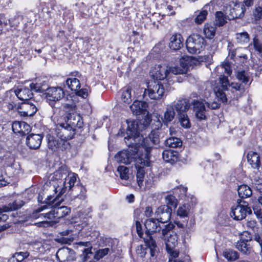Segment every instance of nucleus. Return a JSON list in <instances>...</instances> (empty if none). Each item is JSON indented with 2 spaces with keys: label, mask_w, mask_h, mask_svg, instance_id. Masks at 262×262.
Returning <instances> with one entry per match:
<instances>
[{
  "label": "nucleus",
  "mask_w": 262,
  "mask_h": 262,
  "mask_svg": "<svg viewBox=\"0 0 262 262\" xmlns=\"http://www.w3.org/2000/svg\"><path fill=\"white\" fill-rule=\"evenodd\" d=\"M230 83L228 78L224 75H221L219 77V83L216 86L220 88L222 90L228 91Z\"/></svg>",
  "instance_id": "41"
},
{
  "label": "nucleus",
  "mask_w": 262,
  "mask_h": 262,
  "mask_svg": "<svg viewBox=\"0 0 262 262\" xmlns=\"http://www.w3.org/2000/svg\"><path fill=\"white\" fill-rule=\"evenodd\" d=\"M248 163L253 168L258 169L260 166V159L259 155L256 152L250 151L247 155Z\"/></svg>",
  "instance_id": "26"
},
{
  "label": "nucleus",
  "mask_w": 262,
  "mask_h": 262,
  "mask_svg": "<svg viewBox=\"0 0 262 262\" xmlns=\"http://www.w3.org/2000/svg\"><path fill=\"white\" fill-rule=\"evenodd\" d=\"M56 257L59 262H72L75 260V252L67 247L59 249L56 252Z\"/></svg>",
  "instance_id": "16"
},
{
  "label": "nucleus",
  "mask_w": 262,
  "mask_h": 262,
  "mask_svg": "<svg viewBox=\"0 0 262 262\" xmlns=\"http://www.w3.org/2000/svg\"><path fill=\"white\" fill-rule=\"evenodd\" d=\"M66 84L70 89L75 92L79 90L80 88L79 80L75 78H68L66 80Z\"/></svg>",
  "instance_id": "40"
},
{
  "label": "nucleus",
  "mask_w": 262,
  "mask_h": 262,
  "mask_svg": "<svg viewBox=\"0 0 262 262\" xmlns=\"http://www.w3.org/2000/svg\"><path fill=\"white\" fill-rule=\"evenodd\" d=\"M165 90L163 85L159 82H154L144 91V94L148 95L151 99H160L164 96Z\"/></svg>",
  "instance_id": "12"
},
{
  "label": "nucleus",
  "mask_w": 262,
  "mask_h": 262,
  "mask_svg": "<svg viewBox=\"0 0 262 262\" xmlns=\"http://www.w3.org/2000/svg\"><path fill=\"white\" fill-rule=\"evenodd\" d=\"M255 15L257 17H260L262 15V7H257L255 9Z\"/></svg>",
  "instance_id": "63"
},
{
  "label": "nucleus",
  "mask_w": 262,
  "mask_h": 262,
  "mask_svg": "<svg viewBox=\"0 0 262 262\" xmlns=\"http://www.w3.org/2000/svg\"><path fill=\"white\" fill-rule=\"evenodd\" d=\"M75 103L73 101L63 104L64 111L68 113L69 115L74 113L75 111Z\"/></svg>",
  "instance_id": "50"
},
{
  "label": "nucleus",
  "mask_w": 262,
  "mask_h": 262,
  "mask_svg": "<svg viewBox=\"0 0 262 262\" xmlns=\"http://www.w3.org/2000/svg\"><path fill=\"white\" fill-rule=\"evenodd\" d=\"M12 128L14 133H19L21 135L28 134L31 129L29 124L25 122L15 121L12 124Z\"/></svg>",
  "instance_id": "22"
},
{
  "label": "nucleus",
  "mask_w": 262,
  "mask_h": 262,
  "mask_svg": "<svg viewBox=\"0 0 262 262\" xmlns=\"http://www.w3.org/2000/svg\"><path fill=\"white\" fill-rule=\"evenodd\" d=\"M220 68L224 70V72L227 74L230 75L232 73V70L230 67V64L228 62H223L220 66Z\"/></svg>",
  "instance_id": "56"
},
{
  "label": "nucleus",
  "mask_w": 262,
  "mask_h": 262,
  "mask_svg": "<svg viewBox=\"0 0 262 262\" xmlns=\"http://www.w3.org/2000/svg\"><path fill=\"white\" fill-rule=\"evenodd\" d=\"M199 60L192 56L184 55L180 59V66L173 64L176 70H181L183 71L182 73H178V75L184 74L187 72L188 69L190 67L196 64Z\"/></svg>",
  "instance_id": "14"
},
{
  "label": "nucleus",
  "mask_w": 262,
  "mask_h": 262,
  "mask_svg": "<svg viewBox=\"0 0 262 262\" xmlns=\"http://www.w3.org/2000/svg\"><path fill=\"white\" fill-rule=\"evenodd\" d=\"M79 245L84 246L85 247H90V248H87L84 249V251L86 254L89 253H91V249L92 247V244L90 242H80L79 243Z\"/></svg>",
  "instance_id": "59"
},
{
  "label": "nucleus",
  "mask_w": 262,
  "mask_h": 262,
  "mask_svg": "<svg viewBox=\"0 0 262 262\" xmlns=\"http://www.w3.org/2000/svg\"><path fill=\"white\" fill-rule=\"evenodd\" d=\"M235 76L244 84L250 83L252 80L251 74L248 70L239 69L236 72Z\"/></svg>",
  "instance_id": "28"
},
{
  "label": "nucleus",
  "mask_w": 262,
  "mask_h": 262,
  "mask_svg": "<svg viewBox=\"0 0 262 262\" xmlns=\"http://www.w3.org/2000/svg\"><path fill=\"white\" fill-rule=\"evenodd\" d=\"M24 202L21 200H16L8 206H4L0 208V213L12 211L21 208L24 205Z\"/></svg>",
  "instance_id": "32"
},
{
  "label": "nucleus",
  "mask_w": 262,
  "mask_h": 262,
  "mask_svg": "<svg viewBox=\"0 0 262 262\" xmlns=\"http://www.w3.org/2000/svg\"><path fill=\"white\" fill-rule=\"evenodd\" d=\"M15 93L19 99L24 102H29L33 96L31 89L26 87L17 89L15 90Z\"/></svg>",
  "instance_id": "25"
},
{
  "label": "nucleus",
  "mask_w": 262,
  "mask_h": 262,
  "mask_svg": "<svg viewBox=\"0 0 262 262\" xmlns=\"http://www.w3.org/2000/svg\"><path fill=\"white\" fill-rule=\"evenodd\" d=\"M60 196L57 194V196L53 199H52V196H48L45 200L47 204L37 208L33 213V216L36 217V213H39L48 208H52V212L49 213V215L52 214V218L56 217L58 219L68 215L71 212V209L65 206H59L60 204L63 201L62 199H60Z\"/></svg>",
  "instance_id": "3"
},
{
  "label": "nucleus",
  "mask_w": 262,
  "mask_h": 262,
  "mask_svg": "<svg viewBox=\"0 0 262 262\" xmlns=\"http://www.w3.org/2000/svg\"><path fill=\"white\" fill-rule=\"evenodd\" d=\"M216 26H222L227 23V17L221 11H217L215 13Z\"/></svg>",
  "instance_id": "46"
},
{
  "label": "nucleus",
  "mask_w": 262,
  "mask_h": 262,
  "mask_svg": "<svg viewBox=\"0 0 262 262\" xmlns=\"http://www.w3.org/2000/svg\"><path fill=\"white\" fill-rule=\"evenodd\" d=\"M136 230L138 235L141 237L143 234L142 229V226L140 222L137 221L136 223Z\"/></svg>",
  "instance_id": "60"
},
{
  "label": "nucleus",
  "mask_w": 262,
  "mask_h": 262,
  "mask_svg": "<svg viewBox=\"0 0 262 262\" xmlns=\"http://www.w3.org/2000/svg\"><path fill=\"white\" fill-rule=\"evenodd\" d=\"M150 165L149 156H144V157H140L135 161V167L136 169V180L138 185L141 188L145 182L146 187H149L152 182L151 179H146L145 178V173L147 172L148 167Z\"/></svg>",
  "instance_id": "4"
},
{
  "label": "nucleus",
  "mask_w": 262,
  "mask_h": 262,
  "mask_svg": "<svg viewBox=\"0 0 262 262\" xmlns=\"http://www.w3.org/2000/svg\"><path fill=\"white\" fill-rule=\"evenodd\" d=\"M178 256H174L171 254H169V258L168 262H184V261L181 259H176Z\"/></svg>",
  "instance_id": "62"
},
{
  "label": "nucleus",
  "mask_w": 262,
  "mask_h": 262,
  "mask_svg": "<svg viewBox=\"0 0 262 262\" xmlns=\"http://www.w3.org/2000/svg\"><path fill=\"white\" fill-rule=\"evenodd\" d=\"M208 12L206 10L201 11L198 14H196L194 21L197 24H202L206 18Z\"/></svg>",
  "instance_id": "52"
},
{
  "label": "nucleus",
  "mask_w": 262,
  "mask_h": 262,
  "mask_svg": "<svg viewBox=\"0 0 262 262\" xmlns=\"http://www.w3.org/2000/svg\"><path fill=\"white\" fill-rule=\"evenodd\" d=\"M127 127L126 136L124 137L125 142L128 145V149L119 152L115 157L118 162L129 164L140 157H144V155L141 150V147L137 143L139 137L135 122L132 120H127Z\"/></svg>",
  "instance_id": "1"
},
{
  "label": "nucleus",
  "mask_w": 262,
  "mask_h": 262,
  "mask_svg": "<svg viewBox=\"0 0 262 262\" xmlns=\"http://www.w3.org/2000/svg\"><path fill=\"white\" fill-rule=\"evenodd\" d=\"M43 136L40 134H31L26 138V144L30 149H38L41 145Z\"/></svg>",
  "instance_id": "21"
},
{
  "label": "nucleus",
  "mask_w": 262,
  "mask_h": 262,
  "mask_svg": "<svg viewBox=\"0 0 262 262\" xmlns=\"http://www.w3.org/2000/svg\"><path fill=\"white\" fill-rule=\"evenodd\" d=\"M224 91V90H222L220 88H218V86H215L214 88V91L216 97L222 102L227 101V98Z\"/></svg>",
  "instance_id": "48"
},
{
  "label": "nucleus",
  "mask_w": 262,
  "mask_h": 262,
  "mask_svg": "<svg viewBox=\"0 0 262 262\" xmlns=\"http://www.w3.org/2000/svg\"><path fill=\"white\" fill-rule=\"evenodd\" d=\"M48 87V84L45 81L39 83H32L30 84L31 90L36 92L42 93L45 91H47Z\"/></svg>",
  "instance_id": "36"
},
{
  "label": "nucleus",
  "mask_w": 262,
  "mask_h": 262,
  "mask_svg": "<svg viewBox=\"0 0 262 262\" xmlns=\"http://www.w3.org/2000/svg\"><path fill=\"white\" fill-rule=\"evenodd\" d=\"M175 116V112L172 105L169 104L167 105L166 110L164 114L163 117L162 118L163 122L164 123L171 122Z\"/></svg>",
  "instance_id": "34"
},
{
  "label": "nucleus",
  "mask_w": 262,
  "mask_h": 262,
  "mask_svg": "<svg viewBox=\"0 0 262 262\" xmlns=\"http://www.w3.org/2000/svg\"><path fill=\"white\" fill-rule=\"evenodd\" d=\"M171 214V209L169 206L162 205L159 207L156 212L155 215L162 224L169 221Z\"/></svg>",
  "instance_id": "18"
},
{
  "label": "nucleus",
  "mask_w": 262,
  "mask_h": 262,
  "mask_svg": "<svg viewBox=\"0 0 262 262\" xmlns=\"http://www.w3.org/2000/svg\"><path fill=\"white\" fill-rule=\"evenodd\" d=\"M132 86H128L123 91L121 95V100L124 103L129 104L132 101Z\"/></svg>",
  "instance_id": "39"
},
{
  "label": "nucleus",
  "mask_w": 262,
  "mask_h": 262,
  "mask_svg": "<svg viewBox=\"0 0 262 262\" xmlns=\"http://www.w3.org/2000/svg\"><path fill=\"white\" fill-rule=\"evenodd\" d=\"M161 222L158 219H149L144 222V226L146 229V234L157 233L160 232L162 227L160 225Z\"/></svg>",
  "instance_id": "19"
},
{
  "label": "nucleus",
  "mask_w": 262,
  "mask_h": 262,
  "mask_svg": "<svg viewBox=\"0 0 262 262\" xmlns=\"http://www.w3.org/2000/svg\"><path fill=\"white\" fill-rule=\"evenodd\" d=\"M251 210L247 202L237 200V204L232 207L231 216L235 220L240 221L245 219L248 213H251Z\"/></svg>",
  "instance_id": "10"
},
{
  "label": "nucleus",
  "mask_w": 262,
  "mask_h": 262,
  "mask_svg": "<svg viewBox=\"0 0 262 262\" xmlns=\"http://www.w3.org/2000/svg\"><path fill=\"white\" fill-rule=\"evenodd\" d=\"M32 100H30L29 102H24L20 108H23L25 111H21L20 113L24 116H32L34 115L37 111V107L35 104L32 102Z\"/></svg>",
  "instance_id": "23"
},
{
  "label": "nucleus",
  "mask_w": 262,
  "mask_h": 262,
  "mask_svg": "<svg viewBox=\"0 0 262 262\" xmlns=\"http://www.w3.org/2000/svg\"><path fill=\"white\" fill-rule=\"evenodd\" d=\"M165 203H166V206H171L173 208H176L178 205V201L176 197L172 195H168L165 198Z\"/></svg>",
  "instance_id": "51"
},
{
  "label": "nucleus",
  "mask_w": 262,
  "mask_h": 262,
  "mask_svg": "<svg viewBox=\"0 0 262 262\" xmlns=\"http://www.w3.org/2000/svg\"><path fill=\"white\" fill-rule=\"evenodd\" d=\"M216 31V25L214 23L206 24L204 27V33L207 38L212 39L214 37Z\"/></svg>",
  "instance_id": "33"
},
{
  "label": "nucleus",
  "mask_w": 262,
  "mask_h": 262,
  "mask_svg": "<svg viewBox=\"0 0 262 262\" xmlns=\"http://www.w3.org/2000/svg\"><path fill=\"white\" fill-rule=\"evenodd\" d=\"M192 104L195 116L199 120H203L206 119L207 110L206 106L208 108L213 110L219 108L220 106V104L216 102L208 103L205 101L194 100Z\"/></svg>",
  "instance_id": "8"
},
{
  "label": "nucleus",
  "mask_w": 262,
  "mask_h": 262,
  "mask_svg": "<svg viewBox=\"0 0 262 262\" xmlns=\"http://www.w3.org/2000/svg\"><path fill=\"white\" fill-rule=\"evenodd\" d=\"M64 95V91L61 87H48L45 93L47 100L52 106L54 102L60 100Z\"/></svg>",
  "instance_id": "13"
},
{
  "label": "nucleus",
  "mask_w": 262,
  "mask_h": 262,
  "mask_svg": "<svg viewBox=\"0 0 262 262\" xmlns=\"http://www.w3.org/2000/svg\"><path fill=\"white\" fill-rule=\"evenodd\" d=\"M110 251V249L108 248H105L97 250L95 254L94 258L96 260H99L100 259L106 255Z\"/></svg>",
  "instance_id": "53"
},
{
  "label": "nucleus",
  "mask_w": 262,
  "mask_h": 262,
  "mask_svg": "<svg viewBox=\"0 0 262 262\" xmlns=\"http://www.w3.org/2000/svg\"><path fill=\"white\" fill-rule=\"evenodd\" d=\"M69 146L68 141H64L57 137L56 138L50 137L48 139V147L52 150L55 151L57 149L63 150L69 148Z\"/></svg>",
  "instance_id": "17"
},
{
  "label": "nucleus",
  "mask_w": 262,
  "mask_h": 262,
  "mask_svg": "<svg viewBox=\"0 0 262 262\" xmlns=\"http://www.w3.org/2000/svg\"><path fill=\"white\" fill-rule=\"evenodd\" d=\"M228 91L236 95V97L240 96L245 91L244 88L242 84L237 82H231L230 83Z\"/></svg>",
  "instance_id": "35"
},
{
  "label": "nucleus",
  "mask_w": 262,
  "mask_h": 262,
  "mask_svg": "<svg viewBox=\"0 0 262 262\" xmlns=\"http://www.w3.org/2000/svg\"><path fill=\"white\" fill-rule=\"evenodd\" d=\"M163 160L171 164L175 163L178 160V152L172 150H165L162 152Z\"/></svg>",
  "instance_id": "31"
},
{
  "label": "nucleus",
  "mask_w": 262,
  "mask_h": 262,
  "mask_svg": "<svg viewBox=\"0 0 262 262\" xmlns=\"http://www.w3.org/2000/svg\"><path fill=\"white\" fill-rule=\"evenodd\" d=\"M174 227V225L172 224L164 225L162 229V236L165 241L167 253L174 256H178L179 253L175 249L178 244V236L176 232L172 231Z\"/></svg>",
  "instance_id": "6"
},
{
  "label": "nucleus",
  "mask_w": 262,
  "mask_h": 262,
  "mask_svg": "<svg viewBox=\"0 0 262 262\" xmlns=\"http://www.w3.org/2000/svg\"><path fill=\"white\" fill-rule=\"evenodd\" d=\"M251 240L250 235L247 232H244L240 240L236 243V248L243 254H249L251 251V248L248 242Z\"/></svg>",
  "instance_id": "15"
},
{
  "label": "nucleus",
  "mask_w": 262,
  "mask_h": 262,
  "mask_svg": "<svg viewBox=\"0 0 262 262\" xmlns=\"http://www.w3.org/2000/svg\"><path fill=\"white\" fill-rule=\"evenodd\" d=\"M75 92L78 96H81L82 98H85L87 96L86 91L84 89L78 90Z\"/></svg>",
  "instance_id": "61"
},
{
  "label": "nucleus",
  "mask_w": 262,
  "mask_h": 262,
  "mask_svg": "<svg viewBox=\"0 0 262 262\" xmlns=\"http://www.w3.org/2000/svg\"><path fill=\"white\" fill-rule=\"evenodd\" d=\"M236 40L238 43L244 45L247 43L250 40V37L246 32L236 34Z\"/></svg>",
  "instance_id": "43"
},
{
  "label": "nucleus",
  "mask_w": 262,
  "mask_h": 262,
  "mask_svg": "<svg viewBox=\"0 0 262 262\" xmlns=\"http://www.w3.org/2000/svg\"><path fill=\"white\" fill-rule=\"evenodd\" d=\"M147 107L148 104L146 102L139 100H135L130 106L133 113L136 115H139L146 112Z\"/></svg>",
  "instance_id": "24"
},
{
  "label": "nucleus",
  "mask_w": 262,
  "mask_h": 262,
  "mask_svg": "<svg viewBox=\"0 0 262 262\" xmlns=\"http://www.w3.org/2000/svg\"><path fill=\"white\" fill-rule=\"evenodd\" d=\"M136 124L137 130L138 131V135L140 137L138 138V141L137 143H139L141 147V150L142 151V149H144L146 153L144 156H149V154L151 150L154 145H157L160 142L159 136L160 132L158 129H153L150 133L149 134L147 137L143 138L142 135H140V125L138 123H136L133 121Z\"/></svg>",
  "instance_id": "5"
},
{
  "label": "nucleus",
  "mask_w": 262,
  "mask_h": 262,
  "mask_svg": "<svg viewBox=\"0 0 262 262\" xmlns=\"http://www.w3.org/2000/svg\"><path fill=\"white\" fill-rule=\"evenodd\" d=\"M245 11L244 5L242 3L236 4L230 10L229 19H234L241 17L243 16Z\"/></svg>",
  "instance_id": "27"
},
{
  "label": "nucleus",
  "mask_w": 262,
  "mask_h": 262,
  "mask_svg": "<svg viewBox=\"0 0 262 262\" xmlns=\"http://www.w3.org/2000/svg\"><path fill=\"white\" fill-rule=\"evenodd\" d=\"M179 121L181 125L185 128H189L191 126V123L187 114H181L178 116Z\"/></svg>",
  "instance_id": "45"
},
{
  "label": "nucleus",
  "mask_w": 262,
  "mask_h": 262,
  "mask_svg": "<svg viewBox=\"0 0 262 262\" xmlns=\"http://www.w3.org/2000/svg\"><path fill=\"white\" fill-rule=\"evenodd\" d=\"M117 171L120 178L122 180H128L129 178V169L125 166H119L117 168Z\"/></svg>",
  "instance_id": "47"
},
{
  "label": "nucleus",
  "mask_w": 262,
  "mask_h": 262,
  "mask_svg": "<svg viewBox=\"0 0 262 262\" xmlns=\"http://www.w3.org/2000/svg\"><path fill=\"white\" fill-rule=\"evenodd\" d=\"M77 180V174L71 172L66 165H62L49 177V182L55 193L62 195L70 190Z\"/></svg>",
  "instance_id": "2"
},
{
  "label": "nucleus",
  "mask_w": 262,
  "mask_h": 262,
  "mask_svg": "<svg viewBox=\"0 0 262 262\" xmlns=\"http://www.w3.org/2000/svg\"><path fill=\"white\" fill-rule=\"evenodd\" d=\"M252 47H253L255 51H257L258 53H260L262 52L261 44L256 37H254L253 39V43H251L249 46L250 51L252 49Z\"/></svg>",
  "instance_id": "49"
},
{
  "label": "nucleus",
  "mask_w": 262,
  "mask_h": 262,
  "mask_svg": "<svg viewBox=\"0 0 262 262\" xmlns=\"http://www.w3.org/2000/svg\"><path fill=\"white\" fill-rule=\"evenodd\" d=\"M246 226L248 229L251 230L254 233H256L258 230V225L257 222L254 220H250L247 222Z\"/></svg>",
  "instance_id": "54"
},
{
  "label": "nucleus",
  "mask_w": 262,
  "mask_h": 262,
  "mask_svg": "<svg viewBox=\"0 0 262 262\" xmlns=\"http://www.w3.org/2000/svg\"><path fill=\"white\" fill-rule=\"evenodd\" d=\"M14 255L15 256H16L18 262H20L29 256V253L27 252H20L15 253Z\"/></svg>",
  "instance_id": "57"
},
{
  "label": "nucleus",
  "mask_w": 262,
  "mask_h": 262,
  "mask_svg": "<svg viewBox=\"0 0 262 262\" xmlns=\"http://www.w3.org/2000/svg\"><path fill=\"white\" fill-rule=\"evenodd\" d=\"M191 209V205L188 203H185L178 208L177 211V214L182 218L187 217L188 216Z\"/></svg>",
  "instance_id": "38"
},
{
  "label": "nucleus",
  "mask_w": 262,
  "mask_h": 262,
  "mask_svg": "<svg viewBox=\"0 0 262 262\" xmlns=\"http://www.w3.org/2000/svg\"><path fill=\"white\" fill-rule=\"evenodd\" d=\"M238 193L241 198H247L251 196L252 194L251 188L246 185H242L238 188Z\"/></svg>",
  "instance_id": "37"
},
{
  "label": "nucleus",
  "mask_w": 262,
  "mask_h": 262,
  "mask_svg": "<svg viewBox=\"0 0 262 262\" xmlns=\"http://www.w3.org/2000/svg\"><path fill=\"white\" fill-rule=\"evenodd\" d=\"M70 126L76 127L81 128L83 125V121L81 116L77 113H72L68 117V121L66 122Z\"/></svg>",
  "instance_id": "29"
},
{
  "label": "nucleus",
  "mask_w": 262,
  "mask_h": 262,
  "mask_svg": "<svg viewBox=\"0 0 262 262\" xmlns=\"http://www.w3.org/2000/svg\"><path fill=\"white\" fill-rule=\"evenodd\" d=\"M256 217L259 220L260 225L262 226V212L260 211H256L254 212Z\"/></svg>",
  "instance_id": "64"
},
{
  "label": "nucleus",
  "mask_w": 262,
  "mask_h": 262,
  "mask_svg": "<svg viewBox=\"0 0 262 262\" xmlns=\"http://www.w3.org/2000/svg\"><path fill=\"white\" fill-rule=\"evenodd\" d=\"M57 137L64 141L72 139L75 134V129L74 127L67 123H60L57 125L56 128Z\"/></svg>",
  "instance_id": "11"
},
{
  "label": "nucleus",
  "mask_w": 262,
  "mask_h": 262,
  "mask_svg": "<svg viewBox=\"0 0 262 262\" xmlns=\"http://www.w3.org/2000/svg\"><path fill=\"white\" fill-rule=\"evenodd\" d=\"M186 48L191 54L200 53L205 45V40L203 37L198 34L190 35L186 40Z\"/></svg>",
  "instance_id": "9"
},
{
  "label": "nucleus",
  "mask_w": 262,
  "mask_h": 262,
  "mask_svg": "<svg viewBox=\"0 0 262 262\" xmlns=\"http://www.w3.org/2000/svg\"><path fill=\"white\" fill-rule=\"evenodd\" d=\"M183 38L180 34H174L170 38L169 47L173 50L180 49L183 46Z\"/></svg>",
  "instance_id": "30"
},
{
  "label": "nucleus",
  "mask_w": 262,
  "mask_h": 262,
  "mask_svg": "<svg viewBox=\"0 0 262 262\" xmlns=\"http://www.w3.org/2000/svg\"><path fill=\"white\" fill-rule=\"evenodd\" d=\"M146 244L150 249L151 255L153 256L154 255V252L156 247V242L150 237L149 239L146 242Z\"/></svg>",
  "instance_id": "55"
},
{
  "label": "nucleus",
  "mask_w": 262,
  "mask_h": 262,
  "mask_svg": "<svg viewBox=\"0 0 262 262\" xmlns=\"http://www.w3.org/2000/svg\"><path fill=\"white\" fill-rule=\"evenodd\" d=\"M8 24H9L11 27L12 25L11 24V21L10 19L7 20L5 15L3 14H0V26L2 27L4 26H7Z\"/></svg>",
  "instance_id": "58"
},
{
  "label": "nucleus",
  "mask_w": 262,
  "mask_h": 262,
  "mask_svg": "<svg viewBox=\"0 0 262 262\" xmlns=\"http://www.w3.org/2000/svg\"><path fill=\"white\" fill-rule=\"evenodd\" d=\"M182 144L181 140L179 138L176 137H170L166 141V145L172 148L180 147L182 145Z\"/></svg>",
  "instance_id": "44"
},
{
  "label": "nucleus",
  "mask_w": 262,
  "mask_h": 262,
  "mask_svg": "<svg viewBox=\"0 0 262 262\" xmlns=\"http://www.w3.org/2000/svg\"><path fill=\"white\" fill-rule=\"evenodd\" d=\"M181 70H176L173 64L168 65L166 64L156 65L152 70V76L157 80H163L166 79L170 80L173 75H178L182 73Z\"/></svg>",
  "instance_id": "7"
},
{
  "label": "nucleus",
  "mask_w": 262,
  "mask_h": 262,
  "mask_svg": "<svg viewBox=\"0 0 262 262\" xmlns=\"http://www.w3.org/2000/svg\"><path fill=\"white\" fill-rule=\"evenodd\" d=\"M178 113V115L187 114L190 108V103L187 99H181L170 103Z\"/></svg>",
  "instance_id": "20"
},
{
  "label": "nucleus",
  "mask_w": 262,
  "mask_h": 262,
  "mask_svg": "<svg viewBox=\"0 0 262 262\" xmlns=\"http://www.w3.org/2000/svg\"><path fill=\"white\" fill-rule=\"evenodd\" d=\"M223 255L228 261H234L238 258V253L232 249H226L223 252Z\"/></svg>",
  "instance_id": "42"
}]
</instances>
